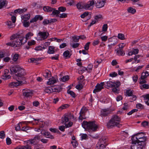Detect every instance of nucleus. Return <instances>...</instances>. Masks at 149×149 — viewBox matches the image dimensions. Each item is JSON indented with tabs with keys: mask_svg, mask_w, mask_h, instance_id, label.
Wrapping results in <instances>:
<instances>
[{
	"mask_svg": "<svg viewBox=\"0 0 149 149\" xmlns=\"http://www.w3.org/2000/svg\"><path fill=\"white\" fill-rule=\"evenodd\" d=\"M106 145L103 144H100L99 143L97 144V146L95 149H103L105 147Z\"/></svg>",
	"mask_w": 149,
	"mask_h": 149,
	"instance_id": "32",
	"label": "nucleus"
},
{
	"mask_svg": "<svg viewBox=\"0 0 149 149\" xmlns=\"http://www.w3.org/2000/svg\"><path fill=\"white\" fill-rule=\"evenodd\" d=\"M146 137L144 136L143 138L142 137L139 139H138L136 142L140 143V145L143 146V147H144L145 145V141L146 140Z\"/></svg>",
	"mask_w": 149,
	"mask_h": 149,
	"instance_id": "15",
	"label": "nucleus"
},
{
	"mask_svg": "<svg viewBox=\"0 0 149 149\" xmlns=\"http://www.w3.org/2000/svg\"><path fill=\"white\" fill-rule=\"evenodd\" d=\"M23 24L25 27H27L29 26V23L26 21H24Z\"/></svg>",
	"mask_w": 149,
	"mask_h": 149,
	"instance_id": "63",
	"label": "nucleus"
},
{
	"mask_svg": "<svg viewBox=\"0 0 149 149\" xmlns=\"http://www.w3.org/2000/svg\"><path fill=\"white\" fill-rule=\"evenodd\" d=\"M8 2L6 0H0V9L3 8L4 6H6Z\"/></svg>",
	"mask_w": 149,
	"mask_h": 149,
	"instance_id": "18",
	"label": "nucleus"
},
{
	"mask_svg": "<svg viewBox=\"0 0 149 149\" xmlns=\"http://www.w3.org/2000/svg\"><path fill=\"white\" fill-rule=\"evenodd\" d=\"M118 38L121 40H124L125 39L124 35L123 34H118Z\"/></svg>",
	"mask_w": 149,
	"mask_h": 149,
	"instance_id": "54",
	"label": "nucleus"
},
{
	"mask_svg": "<svg viewBox=\"0 0 149 149\" xmlns=\"http://www.w3.org/2000/svg\"><path fill=\"white\" fill-rule=\"evenodd\" d=\"M53 90L52 87L47 88H45V91L47 93H49L53 92Z\"/></svg>",
	"mask_w": 149,
	"mask_h": 149,
	"instance_id": "35",
	"label": "nucleus"
},
{
	"mask_svg": "<svg viewBox=\"0 0 149 149\" xmlns=\"http://www.w3.org/2000/svg\"><path fill=\"white\" fill-rule=\"evenodd\" d=\"M140 88L142 89L143 88L146 89L149 88V85L147 84H143L140 86Z\"/></svg>",
	"mask_w": 149,
	"mask_h": 149,
	"instance_id": "46",
	"label": "nucleus"
},
{
	"mask_svg": "<svg viewBox=\"0 0 149 149\" xmlns=\"http://www.w3.org/2000/svg\"><path fill=\"white\" fill-rule=\"evenodd\" d=\"M54 47L53 46L49 47L47 53L49 54H53L54 53Z\"/></svg>",
	"mask_w": 149,
	"mask_h": 149,
	"instance_id": "30",
	"label": "nucleus"
},
{
	"mask_svg": "<svg viewBox=\"0 0 149 149\" xmlns=\"http://www.w3.org/2000/svg\"><path fill=\"white\" fill-rule=\"evenodd\" d=\"M22 127V123H18L17 126L15 127V130L17 131H18L19 130H21V127Z\"/></svg>",
	"mask_w": 149,
	"mask_h": 149,
	"instance_id": "44",
	"label": "nucleus"
},
{
	"mask_svg": "<svg viewBox=\"0 0 149 149\" xmlns=\"http://www.w3.org/2000/svg\"><path fill=\"white\" fill-rule=\"evenodd\" d=\"M23 95L26 97H29L31 96L32 94V92L29 89H24L22 91Z\"/></svg>",
	"mask_w": 149,
	"mask_h": 149,
	"instance_id": "11",
	"label": "nucleus"
},
{
	"mask_svg": "<svg viewBox=\"0 0 149 149\" xmlns=\"http://www.w3.org/2000/svg\"><path fill=\"white\" fill-rule=\"evenodd\" d=\"M138 111L137 109H135L132 110L131 111L127 113V114L128 115H131L134 112H137Z\"/></svg>",
	"mask_w": 149,
	"mask_h": 149,
	"instance_id": "53",
	"label": "nucleus"
},
{
	"mask_svg": "<svg viewBox=\"0 0 149 149\" xmlns=\"http://www.w3.org/2000/svg\"><path fill=\"white\" fill-rule=\"evenodd\" d=\"M10 70L11 74L16 73L15 74L17 82L10 83L9 86L11 88H13L19 86L23 83L22 81L25 80V76L26 74L24 70L19 65H15L11 67Z\"/></svg>",
	"mask_w": 149,
	"mask_h": 149,
	"instance_id": "1",
	"label": "nucleus"
},
{
	"mask_svg": "<svg viewBox=\"0 0 149 149\" xmlns=\"http://www.w3.org/2000/svg\"><path fill=\"white\" fill-rule=\"evenodd\" d=\"M141 125L144 127H145L146 126H148L149 125V122H148L146 121H144L141 123Z\"/></svg>",
	"mask_w": 149,
	"mask_h": 149,
	"instance_id": "50",
	"label": "nucleus"
},
{
	"mask_svg": "<svg viewBox=\"0 0 149 149\" xmlns=\"http://www.w3.org/2000/svg\"><path fill=\"white\" fill-rule=\"evenodd\" d=\"M127 12L132 14H134L136 12V10L131 7L128 8L127 9Z\"/></svg>",
	"mask_w": 149,
	"mask_h": 149,
	"instance_id": "31",
	"label": "nucleus"
},
{
	"mask_svg": "<svg viewBox=\"0 0 149 149\" xmlns=\"http://www.w3.org/2000/svg\"><path fill=\"white\" fill-rule=\"evenodd\" d=\"M41 134L43 135L45 137L49 138L51 139H54V137L53 136L51 135L49 132L46 131L41 132Z\"/></svg>",
	"mask_w": 149,
	"mask_h": 149,
	"instance_id": "13",
	"label": "nucleus"
},
{
	"mask_svg": "<svg viewBox=\"0 0 149 149\" xmlns=\"http://www.w3.org/2000/svg\"><path fill=\"white\" fill-rule=\"evenodd\" d=\"M52 89L53 91V92H59L61 91L62 90V88L60 86H57L56 87H52Z\"/></svg>",
	"mask_w": 149,
	"mask_h": 149,
	"instance_id": "22",
	"label": "nucleus"
},
{
	"mask_svg": "<svg viewBox=\"0 0 149 149\" xmlns=\"http://www.w3.org/2000/svg\"><path fill=\"white\" fill-rule=\"evenodd\" d=\"M35 121H37V122H36L37 125H38L41 127H44L45 125V122L43 121H41L40 119H37L33 118V119Z\"/></svg>",
	"mask_w": 149,
	"mask_h": 149,
	"instance_id": "16",
	"label": "nucleus"
},
{
	"mask_svg": "<svg viewBox=\"0 0 149 149\" xmlns=\"http://www.w3.org/2000/svg\"><path fill=\"white\" fill-rule=\"evenodd\" d=\"M90 42H88L84 46V49L86 50H88L89 49V45L90 44Z\"/></svg>",
	"mask_w": 149,
	"mask_h": 149,
	"instance_id": "52",
	"label": "nucleus"
},
{
	"mask_svg": "<svg viewBox=\"0 0 149 149\" xmlns=\"http://www.w3.org/2000/svg\"><path fill=\"white\" fill-rule=\"evenodd\" d=\"M69 78V77L68 75H66L64 77H63L61 78L62 81L63 82H65L66 81H67Z\"/></svg>",
	"mask_w": 149,
	"mask_h": 149,
	"instance_id": "51",
	"label": "nucleus"
},
{
	"mask_svg": "<svg viewBox=\"0 0 149 149\" xmlns=\"http://www.w3.org/2000/svg\"><path fill=\"white\" fill-rule=\"evenodd\" d=\"M49 34L47 32H42L40 31L38 33V35L39 36V39L42 40L47 38Z\"/></svg>",
	"mask_w": 149,
	"mask_h": 149,
	"instance_id": "6",
	"label": "nucleus"
},
{
	"mask_svg": "<svg viewBox=\"0 0 149 149\" xmlns=\"http://www.w3.org/2000/svg\"><path fill=\"white\" fill-rule=\"evenodd\" d=\"M30 15L29 14H26L21 16L22 19L24 21H27L30 18Z\"/></svg>",
	"mask_w": 149,
	"mask_h": 149,
	"instance_id": "29",
	"label": "nucleus"
},
{
	"mask_svg": "<svg viewBox=\"0 0 149 149\" xmlns=\"http://www.w3.org/2000/svg\"><path fill=\"white\" fill-rule=\"evenodd\" d=\"M87 110L86 108L85 107H83L81 109L79 112V114H85Z\"/></svg>",
	"mask_w": 149,
	"mask_h": 149,
	"instance_id": "37",
	"label": "nucleus"
},
{
	"mask_svg": "<svg viewBox=\"0 0 149 149\" xmlns=\"http://www.w3.org/2000/svg\"><path fill=\"white\" fill-rule=\"evenodd\" d=\"M52 11V14L54 15H56V16H58L57 15H58V14H59L60 13L59 11L57 10H53Z\"/></svg>",
	"mask_w": 149,
	"mask_h": 149,
	"instance_id": "57",
	"label": "nucleus"
},
{
	"mask_svg": "<svg viewBox=\"0 0 149 149\" xmlns=\"http://www.w3.org/2000/svg\"><path fill=\"white\" fill-rule=\"evenodd\" d=\"M95 1L94 0L89 1L83 6V8L86 10L91 9L94 6Z\"/></svg>",
	"mask_w": 149,
	"mask_h": 149,
	"instance_id": "5",
	"label": "nucleus"
},
{
	"mask_svg": "<svg viewBox=\"0 0 149 149\" xmlns=\"http://www.w3.org/2000/svg\"><path fill=\"white\" fill-rule=\"evenodd\" d=\"M82 126L85 129L89 132L95 131L97 128V126L94 121H84L82 124Z\"/></svg>",
	"mask_w": 149,
	"mask_h": 149,
	"instance_id": "2",
	"label": "nucleus"
},
{
	"mask_svg": "<svg viewBox=\"0 0 149 149\" xmlns=\"http://www.w3.org/2000/svg\"><path fill=\"white\" fill-rule=\"evenodd\" d=\"M12 60L15 62L17 61L20 56L19 54L15 53L13 55H12Z\"/></svg>",
	"mask_w": 149,
	"mask_h": 149,
	"instance_id": "26",
	"label": "nucleus"
},
{
	"mask_svg": "<svg viewBox=\"0 0 149 149\" xmlns=\"http://www.w3.org/2000/svg\"><path fill=\"white\" fill-rule=\"evenodd\" d=\"M72 38L74 42H78L79 39V37L78 36H75L73 37Z\"/></svg>",
	"mask_w": 149,
	"mask_h": 149,
	"instance_id": "48",
	"label": "nucleus"
},
{
	"mask_svg": "<svg viewBox=\"0 0 149 149\" xmlns=\"http://www.w3.org/2000/svg\"><path fill=\"white\" fill-rule=\"evenodd\" d=\"M67 92L68 94H70L74 98L75 97V94L73 91L68 90Z\"/></svg>",
	"mask_w": 149,
	"mask_h": 149,
	"instance_id": "47",
	"label": "nucleus"
},
{
	"mask_svg": "<svg viewBox=\"0 0 149 149\" xmlns=\"http://www.w3.org/2000/svg\"><path fill=\"white\" fill-rule=\"evenodd\" d=\"M67 114H65L64 116L62 118L61 121L62 123L63 124L64 123L65 124L69 120L68 118V117Z\"/></svg>",
	"mask_w": 149,
	"mask_h": 149,
	"instance_id": "21",
	"label": "nucleus"
},
{
	"mask_svg": "<svg viewBox=\"0 0 149 149\" xmlns=\"http://www.w3.org/2000/svg\"><path fill=\"white\" fill-rule=\"evenodd\" d=\"M111 111L109 109H103L101 111V115L102 116H105L111 113Z\"/></svg>",
	"mask_w": 149,
	"mask_h": 149,
	"instance_id": "14",
	"label": "nucleus"
},
{
	"mask_svg": "<svg viewBox=\"0 0 149 149\" xmlns=\"http://www.w3.org/2000/svg\"><path fill=\"white\" fill-rule=\"evenodd\" d=\"M58 10L60 12H64L66 10V8L65 7L61 6L58 8Z\"/></svg>",
	"mask_w": 149,
	"mask_h": 149,
	"instance_id": "62",
	"label": "nucleus"
},
{
	"mask_svg": "<svg viewBox=\"0 0 149 149\" xmlns=\"http://www.w3.org/2000/svg\"><path fill=\"white\" fill-rule=\"evenodd\" d=\"M67 114L68 116V118L69 120L70 119L72 120H74L75 119L73 114L71 113H68Z\"/></svg>",
	"mask_w": 149,
	"mask_h": 149,
	"instance_id": "41",
	"label": "nucleus"
},
{
	"mask_svg": "<svg viewBox=\"0 0 149 149\" xmlns=\"http://www.w3.org/2000/svg\"><path fill=\"white\" fill-rule=\"evenodd\" d=\"M38 20L37 17H36V15L30 21V23H31L32 22H36Z\"/></svg>",
	"mask_w": 149,
	"mask_h": 149,
	"instance_id": "61",
	"label": "nucleus"
},
{
	"mask_svg": "<svg viewBox=\"0 0 149 149\" xmlns=\"http://www.w3.org/2000/svg\"><path fill=\"white\" fill-rule=\"evenodd\" d=\"M107 24H105L103 25L102 27V31L105 32L107 30Z\"/></svg>",
	"mask_w": 149,
	"mask_h": 149,
	"instance_id": "49",
	"label": "nucleus"
},
{
	"mask_svg": "<svg viewBox=\"0 0 149 149\" xmlns=\"http://www.w3.org/2000/svg\"><path fill=\"white\" fill-rule=\"evenodd\" d=\"M5 135L4 131H2L0 132V138L3 139L5 138Z\"/></svg>",
	"mask_w": 149,
	"mask_h": 149,
	"instance_id": "56",
	"label": "nucleus"
},
{
	"mask_svg": "<svg viewBox=\"0 0 149 149\" xmlns=\"http://www.w3.org/2000/svg\"><path fill=\"white\" fill-rule=\"evenodd\" d=\"M37 143V141H36L34 138L30 139L27 141V143L29 144V145L31 144L34 145L36 144Z\"/></svg>",
	"mask_w": 149,
	"mask_h": 149,
	"instance_id": "19",
	"label": "nucleus"
},
{
	"mask_svg": "<svg viewBox=\"0 0 149 149\" xmlns=\"http://www.w3.org/2000/svg\"><path fill=\"white\" fill-rule=\"evenodd\" d=\"M113 88L112 89V91L116 94L119 93V90L117 88L118 87H113Z\"/></svg>",
	"mask_w": 149,
	"mask_h": 149,
	"instance_id": "60",
	"label": "nucleus"
},
{
	"mask_svg": "<svg viewBox=\"0 0 149 149\" xmlns=\"http://www.w3.org/2000/svg\"><path fill=\"white\" fill-rule=\"evenodd\" d=\"M118 75L115 72H113L110 73L109 75L111 77H114Z\"/></svg>",
	"mask_w": 149,
	"mask_h": 149,
	"instance_id": "64",
	"label": "nucleus"
},
{
	"mask_svg": "<svg viewBox=\"0 0 149 149\" xmlns=\"http://www.w3.org/2000/svg\"><path fill=\"white\" fill-rule=\"evenodd\" d=\"M63 54L64 56L67 58H70L71 56L70 54V52L68 50H67L64 52Z\"/></svg>",
	"mask_w": 149,
	"mask_h": 149,
	"instance_id": "33",
	"label": "nucleus"
},
{
	"mask_svg": "<svg viewBox=\"0 0 149 149\" xmlns=\"http://www.w3.org/2000/svg\"><path fill=\"white\" fill-rule=\"evenodd\" d=\"M127 95L129 96H133V100H135L136 99V97L135 96L133 95L132 91L131 90H128L126 91V92Z\"/></svg>",
	"mask_w": 149,
	"mask_h": 149,
	"instance_id": "20",
	"label": "nucleus"
},
{
	"mask_svg": "<svg viewBox=\"0 0 149 149\" xmlns=\"http://www.w3.org/2000/svg\"><path fill=\"white\" fill-rule=\"evenodd\" d=\"M105 3V0H98L97 2L95 3L97 8H100L103 7Z\"/></svg>",
	"mask_w": 149,
	"mask_h": 149,
	"instance_id": "12",
	"label": "nucleus"
},
{
	"mask_svg": "<svg viewBox=\"0 0 149 149\" xmlns=\"http://www.w3.org/2000/svg\"><path fill=\"white\" fill-rule=\"evenodd\" d=\"M43 10L45 12H51L54 9L49 6H45L43 8Z\"/></svg>",
	"mask_w": 149,
	"mask_h": 149,
	"instance_id": "24",
	"label": "nucleus"
},
{
	"mask_svg": "<svg viewBox=\"0 0 149 149\" xmlns=\"http://www.w3.org/2000/svg\"><path fill=\"white\" fill-rule=\"evenodd\" d=\"M56 79L54 78H52L49 79V81L47 82V84L48 85H51L56 83Z\"/></svg>",
	"mask_w": 149,
	"mask_h": 149,
	"instance_id": "23",
	"label": "nucleus"
},
{
	"mask_svg": "<svg viewBox=\"0 0 149 149\" xmlns=\"http://www.w3.org/2000/svg\"><path fill=\"white\" fill-rule=\"evenodd\" d=\"M108 42H112L113 43H117V39L116 38L112 37L109 39Z\"/></svg>",
	"mask_w": 149,
	"mask_h": 149,
	"instance_id": "42",
	"label": "nucleus"
},
{
	"mask_svg": "<svg viewBox=\"0 0 149 149\" xmlns=\"http://www.w3.org/2000/svg\"><path fill=\"white\" fill-rule=\"evenodd\" d=\"M104 82H101L100 84H97L95 87V88L93 91V93H96L100 91L102 89L104 88Z\"/></svg>",
	"mask_w": 149,
	"mask_h": 149,
	"instance_id": "9",
	"label": "nucleus"
},
{
	"mask_svg": "<svg viewBox=\"0 0 149 149\" xmlns=\"http://www.w3.org/2000/svg\"><path fill=\"white\" fill-rule=\"evenodd\" d=\"M145 136L144 134L142 133H138L134 136H132L131 139L133 140V142L136 141L138 139H139Z\"/></svg>",
	"mask_w": 149,
	"mask_h": 149,
	"instance_id": "10",
	"label": "nucleus"
},
{
	"mask_svg": "<svg viewBox=\"0 0 149 149\" xmlns=\"http://www.w3.org/2000/svg\"><path fill=\"white\" fill-rule=\"evenodd\" d=\"M83 87V86L82 84H79L76 86L75 88L78 90H81Z\"/></svg>",
	"mask_w": 149,
	"mask_h": 149,
	"instance_id": "55",
	"label": "nucleus"
},
{
	"mask_svg": "<svg viewBox=\"0 0 149 149\" xmlns=\"http://www.w3.org/2000/svg\"><path fill=\"white\" fill-rule=\"evenodd\" d=\"M106 85L109 87H118L120 85V83L109 81L106 83Z\"/></svg>",
	"mask_w": 149,
	"mask_h": 149,
	"instance_id": "8",
	"label": "nucleus"
},
{
	"mask_svg": "<svg viewBox=\"0 0 149 149\" xmlns=\"http://www.w3.org/2000/svg\"><path fill=\"white\" fill-rule=\"evenodd\" d=\"M57 16L60 17V18H64L67 17V14L65 13H63L61 14H60L59 15H57Z\"/></svg>",
	"mask_w": 149,
	"mask_h": 149,
	"instance_id": "58",
	"label": "nucleus"
},
{
	"mask_svg": "<svg viewBox=\"0 0 149 149\" xmlns=\"http://www.w3.org/2000/svg\"><path fill=\"white\" fill-rule=\"evenodd\" d=\"M139 50L138 49H134L132 51L129 52L128 55L129 56H132L133 54H136L138 53Z\"/></svg>",
	"mask_w": 149,
	"mask_h": 149,
	"instance_id": "28",
	"label": "nucleus"
},
{
	"mask_svg": "<svg viewBox=\"0 0 149 149\" xmlns=\"http://www.w3.org/2000/svg\"><path fill=\"white\" fill-rule=\"evenodd\" d=\"M33 34L31 32H29L27 33L25 36V38L28 40L31 37L33 36Z\"/></svg>",
	"mask_w": 149,
	"mask_h": 149,
	"instance_id": "45",
	"label": "nucleus"
},
{
	"mask_svg": "<svg viewBox=\"0 0 149 149\" xmlns=\"http://www.w3.org/2000/svg\"><path fill=\"white\" fill-rule=\"evenodd\" d=\"M117 54L118 55L123 56L125 55L124 52L123 50L118 49L117 50Z\"/></svg>",
	"mask_w": 149,
	"mask_h": 149,
	"instance_id": "40",
	"label": "nucleus"
},
{
	"mask_svg": "<svg viewBox=\"0 0 149 149\" xmlns=\"http://www.w3.org/2000/svg\"><path fill=\"white\" fill-rule=\"evenodd\" d=\"M144 97V99L146 103L148 106H149V94L146 95H143Z\"/></svg>",
	"mask_w": 149,
	"mask_h": 149,
	"instance_id": "27",
	"label": "nucleus"
},
{
	"mask_svg": "<svg viewBox=\"0 0 149 149\" xmlns=\"http://www.w3.org/2000/svg\"><path fill=\"white\" fill-rule=\"evenodd\" d=\"M106 142V138L105 137H103L102 138L99 140V143L100 144H103L105 143Z\"/></svg>",
	"mask_w": 149,
	"mask_h": 149,
	"instance_id": "43",
	"label": "nucleus"
},
{
	"mask_svg": "<svg viewBox=\"0 0 149 149\" xmlns=\"http://www.w3.org/2000/svg\"><path fill=\"white\" fill-rule=\"evenodd\" d=\"M19 37L20 38H21V41L22 43V44H23L27 41L28 40L25 37H24L23 36H20Z\"/></svg>",
	"mask_w": 149,
	"mask_h": 149,
	"instance_id": "38",
	"label": "nucleus"
},
{
	"mask_svg": "<svg viewBox=\"0 0 149 149\" xmlns=\"http://www.w3.org/2000/svg\"><path fill=\"white\" fill-rule=\"evenodd\" d=\"M21 38H20L19 37H17V35L14 34L12 36L10 37V40H14L13 41L14 46L17 47L22 45V43L21 41Z\"/></svg>",
	"mask_w": 149,
	"mask_h": 149,
	"instance_id": "4",
	"label": "nucleus"
},
{
	"mask_svg": "<svg viewBox=\"0 0 149 149\" xmlns=\"http://www.w3.org/2000/svg\"><path fill=\"white\" fill-rule=\"evenodd\" d=\"M149 75V74L148 72L146 71L145 72H143L142 73L141 77V78L145 79Z\"/></svg>",
	"mask_w": 149,
	"mask_h": 149,
	"instance_id": "36",
	"label": "nucleus"
},
{
	"mask_svg": "<svg viewBox=\"0 0 149 149\" xmlns=\"http://www.w3.org/2000/svg\"><path fill=\"white\" fill-rule=\"evenodd\" d=\"M73 125V123L72 122H70L68 124H65V127H66V128L69 127H71Z\"/></svg>",
	"mask_w": 149,
	"mask_h": 149,
	"instance_id": "59",
	"label": "nucleus"
},
{
	"mask_svg": "<svg viewBox=\"0 0 149 149\" xmlns=\"http://www.w3.org/2000/svg\"><path fill=\"white\" fill-rule=\"evenodd\" d=\"M120 120V118L118 116L113 115L111 119L107 123V126L108 128H111L115 126L120 127L121 126L119 123Z\"/></svg>",
	"mask_w": 149,
	"mask_h": 149,
	"instance_id": "3",
	"label": "nucleus"
},
{
	"mask_svg": "<svg viewBox=\"0 0 149 149\" xmlns=\"http://www.w3.org/2000/svg\"><path fill=\"white\" fill-rule=\"evenodd\" d=\"M43 76L45 78H48L51 77V73L50 72H45L44 73Z\"/></svg>",
	"mask_w": 149,
	"mask_h": 149,
	"instance_id": "39",
	"label": "nucleus"
},
{
	"mask_svg": "<svg viewBox=\"0 0 149 149\" xmlns=\"http://www.w3.org/2000/svg\"><path fill=\"white\" fill-rule=\"evenodd\" d=\"M132 140V145L131 146L132 149H143L144 148L143 146L140 145V143L136 141L133 142V140Z\"/></svg>",
	"mask_w": 149,
	"mask_h": 149,
	"instance_id": "7",
	"label": "nucleus"
},
{
	"mask_svg": "<svg viewBox=\"0 0 149 149\" xmlns=\"http://www.w3.org/2000/svg\"><path fill=\"white\" fill-rule=\"evenodd\" d=\"M140 55H136L134 58H133V59L134 60V61L132 62V64L137 63H139L140 62V60H137V59L139 58L140 57Z\"/></svg>",
	"mask_w": 149,
	"mask_h": 149,
	"instance_id": "25",
	"label": "nucleus"
},
{
	"mask_svg": "<svg viewBox=\"0 0 149 149\" xmlns=\"http://www.w3.org/2000/svg\"><path fill=\"white\" fill-rule=\"evenodd\" d=\"M6 24L8 26L9 28H13L15 26V25L12 23V22L10 21H8L6 22Z\"/></svg>",
	"mask_w": 149,
	"mask_h": 149,
	"instance_id": "34",
	"label": "nucleus"
},
{
	"mask_svg": "<svg viewBox=\"0 0 149 149\" xmlns=\"http://www.w3.org/2000/svg\"><path fill=\"white\" fill-rule=\"evenodd\" d=\"M15 149H31V146L29 144L27 143L25 146H19Z\"/></svg>",
	"mask_w": 149,
	"mask_h": 149,
	"instance_id": "17",
	"label": "nucleus"
}]
</instances>
